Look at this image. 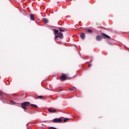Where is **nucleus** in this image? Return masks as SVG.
<instances>
[{
  "mask_svg": "<svg viewBox=\"0 0 129 129\" xmlns=\"http://www.w3.org/2000/svg\"><path fill=\"white\" fill-rule=\"evenodd\" d=\"M42 21L45 23V24H48V19L46 18H43L42 19Z\"/></svg>",
  "mask_w": 129,
  "mask_h": 129,
  "instance_id": "obj_9",
  "label": "nucleus"
},
{
  "mask_svg": "<svg viewBox=\"0 0 129 129\" xmlns=\"http://www.w3.org/2000/svg\"><path fill=\"white\" fill-rule=\"evenodd\" d=\"M59 32L61 33L65 32V30L62 28H59Z\"/></svg>",
  "mask_w": 129,
  "mask_h": 129,
  "instance_id": "obj_12",
  "label": "nucleus"
},
{
  "mask_svg": "<svg viewBox=\"0 0 129 129\" xmlns=\"http://www.w3.org/2000/svg\"><path fill=\"white\" fill-rule=\"evenodd\" d=\"M44 96H36V98L38 99H43Z\"/></svg>",
  "mask_w": 129,
  "mask_h": 129,
  "instance_id": "obj_11",
  "label": "nucleus"
},
{
  "mask_svg": "<svg viewBox=\"0 0 129 129\" xmlns=\"http://www.w3.org/2000/svg\"><path fill=\"white\" fill-rule=\"evenodd\" d=\"M86 33H89V34H91L92 33V31L91 29H87L86 30Z\"/></svg>",
  "mask_w": 129,
  "mask_h": 129,
  "instance_id": "obj_10",
  "label": "nucleus"
},
{
  "mask_svg": "<svg viewBox=\"0 0 129 129\" xmlns=\"http://www.w3.org/2000/svg\"><path fill=\"white\" fill-rule=\"evenodd\" d=\"M60 81H64L66 79H67V76L66 75L63 74L61 76L59 77Z\"/></svg>",
  "mask_w": 129,
  "mask_h": 129,
  "instance_id": "obj_5",
  "label": "nucleus"
},
{
  "mask_svg": "<svg viewBox=\"0 0 129 129\" xmlns=\"http://www.w3.org/2000/svg\"><path fill=\"white\" fill-rule=\"evenodd\" d=\"M62 121L63 120H62V118H55L52 120V122H54V123H60V122H62Z\"/></svg>",
  "mask_w": 129,
  "mask_h": 129,
  "instance_id": "obj_4",
  "label": "nucleus"
},
{
  "mask_svg": "<svg viewBox=\"0 0 129 129\" xmlns=\"http://www.w3.org/2000/svg\"><path fill=\"white\" fill-rule=\"evenodd\" d=\"M30 19L32 20V21H35V16L33 14L30 15Z\"/></svg>",
  "mask_w": 129,
  "mask_h": 129,
  "instance_id": "obj_8",
  "label": "nucleus"
},
{
  "mask_svg": "<svg viewBox=\"0 0 129 129\" xmlns=\"http://www.w3.org/2000/svg\"><path fill=\"white\" fill-rule=\"evenodd\" d=\"M52 30L54 32L55 35H56V36L54 37V39L55 40V41H57L58 37L59 38V39H63V34H62V33L61 32L59 33V30H57L55 29H53Z\"/></svg>",
  "mask_w": 129,
  "mask_h": 129,
  "instance_id": "obj_2",
  "label": "nucleus"
},
{
  "mask_svg": "<svg viewBox=\"0 0 129 129\" xmlns=\"http://www.w3.org/2000/svg\"><path fill=\"white\" fill-rule=\"evenodd\" d=\"M63 90H62V89H60V90H59V92H60V91H62Z\"/></svg>",
  "mask_w": 129,
  "mask_h": 129,
  "instance_id": "obj_17",
  "label": "nucleus"
},
{
  "mask_svg": "<svg viewBox=\"0 0 129 129\" xmlns=\"http://www.w3.org/2000/svg\"><path fill=\"white\" fill-rule=\"evenodd\" d=\"M91 66H92V64H89L88 65V67H89V68L91 67Z\"/></svg>",
  "mask_w": 129,
  "mask_h": 129,
  "instance_id": "obj_15",
  "label": "nucleus"
},
{
  "mask_svg": "<svg viewBox=\"0 0 129 129\" xmlns=\"http://www.w3.org/2000/svg\"><path fill=\"white\" fill-rule=\"evenodd\" d=\"M108 45H112L111 42H108Z\"/></svg>",
  "mask_w": 129,
  "mask_h": 129,
  "instance_id": "obj_16",
  "label": "nucleus"
},
{
  "mask_svg": "<svg viewBox=\"0 0 129 129\" xmlns=\"http://www.w3.org/2000/svg\"><path fill=\"white\" fill-rule=\"evenodd\" d=\"M81 39H82L83 40H84V39H85V34L84 33H81Z\"/></svg>",
  "mask_w": 129,
  "mask_h": 129,
  "instance_id": "obj_7",
  "label": "nucleus"
},
{
  "mask_svg": "<svg viewBox=\"0 0 129 129\" xmlns=\"http://www.w3.org/2000/svg\"><path fill=\"white\" fill-rule=\"evenodd\" d=\"M68 120H70V118H66L63 120V122H66Z\"/></svg>",
  "mask_w": 129,
  "mask_h": 129,
  "instance_id": "obj_13",
  "label": "nucleus"
},
{
  "mask_svg": "<svg viewBox=\"0 0 129 129\" xmlns=\"http://www.w3.org/2000/svg\"><path fill=\"white\" fill-rule=\"evenodd\" d=\"M30 105L32 107H34L35 108H37L38 106L37 105L35 104H31V103L30 102H24L23 103H21V107L24 110H27V106H29Z\"/></svg>",
  "mask_w": 129,
  "mask_h": 129,
  "instance_id": "obj_1",
  "label": "nucleus"
},
{
  "mask_svg": "<svg viewBox=\"0 0 129 129\" xmlns=\"http://www.w3.org/2000/svg\"><path fill=\"white\" fill-rule=\"evenodd\" d=\"M69 90H70V91H73V90H74V89L70 88Z\"/></svg>",
  "mask_w": 129,
  "mask_h": 129,
  "instance_id": "obj_14",
  "label": "nucleus"
},
{
  "mask_svg": "<svg viewBox=\"0 0 129 129\" xmlns=\"http://www.w3.org/2000/svg\"><path fill=\"white\" fill-rule=\"evenodd\" d=\"M102 38H108V39H110V37H109V36L104 33H103L102 34L101 36L97 35L96 36V40H97V41H100V40H101Z\"/></svg>",
  "mask_w": 129,
  "mask_h": 129,
  "instance_id": "obj_3",
  "label": "nucleus"
},
{
  "mask_svg": "<svg viewBox=\"0 0 129 129\" xmlns=\"http://www.w3.org/2000/svg\"><path fill=\"white\" fill-rule=\"evenodd\" d=\"M48 111L51 113H55V112H57V110L56 109L51 108L48 109Z\"/></svg>",
  "mask_w": 129,
  "mask_h": 129,
  "instance_id": "obj_6",
  "label": "nucleus"
}]
</instances>
